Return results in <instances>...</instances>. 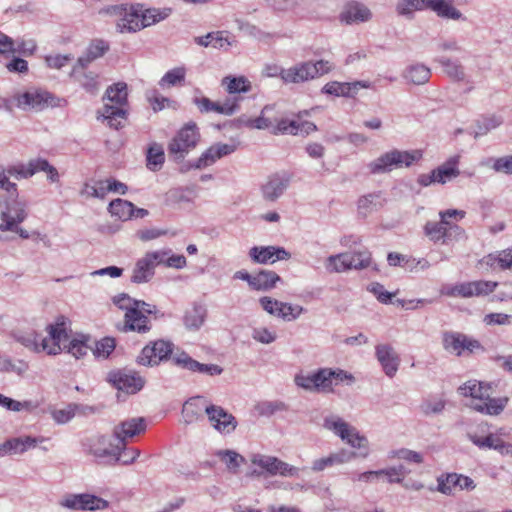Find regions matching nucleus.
<instances>
[{
  "mask_svg": "<svg viewBox=\"0 0 512 512\" xmlns=\"http://www.w3.org/2000/svg\"><path fill=\"white\" fill-rule=\"evenodd\" d=\"M251 461L254 465L261 467L271 475L294 476L298 471L296 467L290 466L288 463L273 456L255 455Z\"/></svg>",
  "mask_w": 512,
  "mask_h": 512,
  "instance_id": "nucleus-26",
  "label": "nucleus"
},
{
  "mask_svg": "<svg viewBox=\"0 0 512 512\" xmlns=\"http://www.w3.org/2000/svg\"><path fill=\"white\" fill-rule=\"evenodd\" d=\"M70 322L65 316H58L53 324L46 327L48 336L39 340L35 331L21 332L14 335L17 342L33 352H45L48 355H57L69 341Z\"/></svg>",
  "mask_w": 512,
  "mask_h": 512,
  "instance_id": "nucleus-2",
  "label": "nucleus"
},
{
  "mask_svg": "<svg viewBox=\"0 0 512 512\" xmlns=\"http://www.w3.org/2000/svg\"><path fill=\"white\" fill-rule=\"evenodd\" d=\"M376 357L380 362L385 374L393 377L399 367V357L390 345L381 344L376 346Z\"/></svg>",
  "mask_w": 512,
  "mask_h": 512,
  "instance_id": "nucleus-32",
  "label": "nucleus"
},
{
  "mask_svg": "<svg viewBox=\"0 0 512 512\" xmlns=\"http://www.w3.org/2000/svg\"><path fill=\"white\" fill-rule=\"evenodd\" d=\"M174 345L170 341L156 340L148 343L141 350L137 362L144 366H157L172 357Z\"/></svg>",
  "mask_w": 512,
  "mask_h": 512,
  "instance_id": "nucleus-12",
  "label": "nucleus"
},
{
  "mask_svg": "<svg viewBox=\"0 0 512 512\" xmlns=\"http://www.w3.org/2000/svg\"><path fill=\"white\" fill-rule=\"evenodd\" d=\"M450 230L441 219L439 222L428 221L424 226L425 235L433 242L443 240Z\"/></svg>",
  "mask_w": 512,
  "mask_h": 512,
  "instance_id": "nucleus-45",
  "label": "nucleus"
},
{
  "mask_svg": "<svg viewBox=\"0 0 512 512\" xmlns=\"http://www.w3.org/2000/svg\"><path fill=\"white\" fill-rule=\"evenodd\" d=\"M312 67L309 62H300L292 67L281 69L279 77L286 84H300L313 80Z\"/></svg>",
  "mask_w": 512,
  "mask_h": 512,
  "instance_id": "nucleus-28",
  "label": "nucleus"
},
{
  "mask_svg": "<svg viewBox=\"0 0 512 512\" xmlns=\"http://www.w3.org/2000/svg\"><path fill=\"white\" fill-rule=\"evenodd\" d=\"M163 253L148 252L140 258L133 270L131 281L137 284L149 281L154 275L156 266L161 265Z\"/></svg>",
  "mask_w": 512,
  "mask_h": 512,
  "instance_id": "nucleus-21",
  "label": "nucleus"
},
{
  "mask_svg": "<svg viewBox=\"0 0 512 512\" xmlns=\"http://www.w3.org/2000/svg\"><path fill=\"white\" fill-rule=\"evenodd\" d=\"M109 179L98 181L94 186L85 185L84 192L93 197L104 198L110 192Z\"/></svg>",
  "mask_w": 512,
  "mask_h": 512,
  "instance_id": "nucleus-55",
  "label": "nucleus"
},
{
  "mask_svg": "<svg viewBox=\"0 0 512 512\" xmlns=\"http://www.w3.org/2000/svg\"><path fill=\"white\" fill-rule=\"evenodd\" d=\"M370 17V10L360 4L350 5L340 14L341 22L346 24L364 22L369 20Z\"/></svg>",
  "mask_w": 512,
  "mask_h": 512,
  "instance_id": "nucleus-36",
  "label": "nucleus"
},
{
  "mask_svg": "<svg viewBox=\"0 0 512 512\" xmlns=\"http://www.w3.org/2000/svg\"><path fill=\"white\" fill-rule=\"evenodd\" d=\"M205 412L211 426L221 434H230L236 429V418L221 406L209 405Z\"/></svg>",
  "mask_w": 512,
  "mask_h": 512,
  "instance_id": "nucleus-20",
  "label": "nucleus"
},
{
  "mask_svg": "<svg viewBox=\"0 0 512 512\" xmlns=\"http://www.w3.org/2000/svg\"><path fill=\"white\" fill-rule=\"evenodd\" d=\"M486 325H509L512 323V316L505 313H489L483 318Z\"/></svg>",
  "mask_w": 512,
  "mask_h": 512,
  "instance_id": "nucleus-59",
  "label": "nucleus"
},
{
  "mask_svg": "<svg viewBox=\"0 0 512 512\" xmlns=\"http://www.w3.org/2000/svg\"><path fill=\"white\" fill-rule=\"evenodd\" d=\"M239 97H228L224 102H213L207 97L195 98L194 103L201 113L215 112L222 115H233L239 108Z\"/></svg>",
  "mask_w": 512,
  "mask_h": 512,
  "instance_id": "nucleus-24",
  "label": "nucleus"
},
{
  "mask_svg": "<svg viewBox=\"0 0 512 512\" xmlns=\"http://www.w3.org/2000/svg\"><path fill=\"white\" fill-rule=\"evenodd\" d=\"M109 381L119 391L135 394L140 391L145 380L136 372L116 371L109 374Z\"/></svg>",
  "mask_w": 512,
  "mask_h": 512,
  "instance_id": "nucleus-23",
  "label": "nucleus"
},
{
  "mask_svg": "<svg viewBox=\"0 0 512 512\" xmlns=\"http://www.w3.org/2000/svg\"><path fill=\"white\" fill-rule=\"evenodd\" d=\"M281 280L280 276L274 271L261 270L253 275L252 289L257 291H267L274 288Z\"/></svg>",
  "mask_w": 512,
  "mask_h": 512,
  "instance_id": "nucleus-38",
  "label": "nucleus"
},
{
  "mask_svg": "<svg viewBox=\"0 0 512 512\" xmlns=\"http://www.w3.org/2000/svg\"><path fill=\"white\" fill-rule=\"evenodd\" d=\"M422 157L423 153L421 150L401 151L394 149L370 162L368 169L371 174H383L393 169L410 167L412 164L420 161Z\"/></svg>",
  "mask_w": 512,
  "mask_h": 512,
  "instance_id": "nucleus-6",
  "label": "nucleus"
},
{
  "mask_svg": "<svg viewBox=\"0 0 512 512\" xmlns=\"http://www.w3.org/2000/svg\"><path fill=\"white\" fill-rule=\"evenodd\" d=\"M172 359L174 364L191 372H198L209 376L220 375L223 372L219 365L200 363L184 351L175 353Z\"/></svg>",
  "mask_w": 512,
  "mask_h": 512,
  "instance_id": "nucleus-25",
  "label": "nucleus"
},
{
  "mask_svg": "<svg viewBox=\"0 0 512 512\" xmlns=\"http://www.w3.org/2000/svg\"><path fill=\"white\" fill-rule=\"evenodd\" d=\"M78 81L82 85V87L89 93L94 94L98 90V75L89 72L83 73Z\"/></svg>",
  "mask_w": 512,
  "mask_h": 512,
  "instance_id": "nucleus-57",
  "label": "nucleus"
},
{
  "mask_svg": "<svg viewBox=\"0 0 512 512\" xmlns=\"http://www.w3.org/2000/svg\"><path fill=\"white\" fill-rule=\"evenodd\" d=\"M88 345L80 340H71L68 344V352L72 354L75 358L79 359L87 354Z\"/></svg>",
  "mask_w": 512,
  "mask_h": 512,
  "instance_id": "nucleus-63",
  "label": "nucleus"
},
{
  "mask_svg": "<svg viewBox=\"0 0 512 512\" xmlns=\"http://www.w3.org/2000/svg\"><path fill=\"white\" fill-rule=\"evenodd\" d=\"M387 261L390 266H401L409 269H413L417 265H420L421 268H426L429 266V263L426 259H420L416 262L415 259L396 252L389 253L387 256Z\"/></svg>",
  "mask_w": 512,
  "mask_h": 512,
  "instance_id": "nucleus-43",
  "label": "nucleus"
},
{
  "mask_svg": "<svg viewBox=\"0 0 512 512\" xmlns=\"http://www.w3.org/2000/svg\"><path fill=\"white\" fill-rule=\"evenodd\" d=\"M309 66L312 67L311 73L313 74V79L319 78L323 75L330 73L334 68L335 64L329 60H318L316 62L308 61Z\"/></svg>",
  "mask_w": 512,
  "mask_h": 512,
  "instance_id": "nucleus-54",
  "label": "nucleus"
},
{
  "mask_svg": "<svg viewBox=\"0 0 512 512\" xmlns=\"http://www.w3.org/2000/svg\"><path fill=\"white\" fill-rule=\"evenodd\" d=\"M459 163L460 156H451L430 173L419 175L417 183L423 187H427L435 183L446 184L460 175Z\"/></svg>",
  "mask_w": 512,
  "mask_h": 512,
  "instance_id": "nucleus-10",
  "label": "nucleus"
},
{
  "mask_svg": "<svg viewBox=\"0 0 512 512\" xmlns=\"http://www.w3.org/2000/svg\"><path fill=\"white\" fill-rule=\"evenodd\" d=\"M200 132L194 122L185 124L168 144V153L175 160H182L200 141Z\"/></svg>",
  "mask_w": 512,
  "mask_h": 512,
  "instance_id": "nucleus-8",
  "label": "nucleus"
},
{
  "mask_svg": "<svg viewBox=\"0 0 512 512\" xmlns=\"http://www.w3.org/2000/svg\"><path fill=\"white\" fill-rule=\"evenodd\" d=\"M393 457H397L399 459H403L405 461L416 464H420L423 462V456L420 453L409 449H399L397 451H394Z\"/></svg>",
  "mask_w": 512,
  "mask_h": 512,
  "instance_id": "nucleus-61",
  "label": "nucleus"
},
{
  "mask_svg": "<svg viewBox=\"0 0 512 512\" xmlns=\"http://www.w3.org/2000/svg\"><path fill=\"white\" fill-rule=\"evenodd\" d=\"M145 430V423L142 418L138 419H130L122 422L119 426L115 428V436L116 441L122 446H126V439L132 438L135 435L143 432Z\"/></svg>",
  "mask_w": 512,
  "mask_h": 512,
  "instance_id": "nucleus-35",
  "label": "nucleus"
},
{
  "mask_svg": "<svg viewBox=\"0 0 512 512\" xmlns=\"http://www.w3.org/2000/svg\"><path fill=\"white\" fill-rule=\"evenodd\" d=\"M473 297L486 296L493 293L498 287V282L491 280L471 281Z\"/></svg>",
  "mask_w": 512,
  "mask_h": 512,
  "instance_id": "nucleus-50",
  "label": "nucleus"
},
{
  "mask_svg": "<svg viewBox=\"0 0 512 512\" xmlns=\"http://www.w3.org/2000/svg\"><path fill=\"white\" fill-rule=\"evenodd\" d=\"M14 216H11L9 212L1 213L0 231H16L22 238H28L27 231L17 227V224L23 222L27 216L24 205L18 204L12 209Z\"/></svg>",
  "mask_w": 512,
  "mask_h": 512,
  "instance_id": "nucleus-31",
  "label": "nucleus"
},
{
  "mask_svg": "<svg viewBox=\"0 0 512 512\" xmlns=\"http://www.w3.org/2000/svg\"><path fill=\"white\" fill-rule=\"evenodd\" d=\"M111 16L119 33H134L151 26L168 16L167 11L144 8L141 3H122L101 10Z\"/></svg>",
  "mask_w": 512,
  "mask_h": 512,
  "instance_id": "nucleus-1",
  "label": "nucleus"
},
{
  "mask_svg": "<svg viewBox=\"0 0 512 512\" xmlns=\"http://www.w3.org/2000/svg\"><path fill=\"white\" fill-rule=\"evenodd\" d=\"M493 169L496 172L512 174V155L495 159Z\"/></svg>",
  "mask_w": 512,
  "mask_h": 512,
  "instance_id": "nucleus-64",
  "label": "nucleus"
},
{
  "mask_svg": "<svg viewBox=\"0 0 512 512\" xmlns=\"http://www.w3.org/2000/svg\"><path fill=\"white\" fill-rule=\"evenodd\" d=\"M354 381L352 374L342 369L322 368L311 375H296L295 383L297 386L322 393L333 392V387L346 382L351 384Z\"/></svg>",
  "mask_w": 512,
  "mask_h": 512,
  "instance_id": "nucleus-4",
  "label": "nucleus"
},
{
  "mask_svg": "<svg viewBox=\"0 0 512 512\" xmlns=\"http://www.w3.org/2000/svg\"><path fill=\"white\" fill-rule=\"evenodd\" d=\"M218 457L226 464L230 471L236 472L245 463V458L231 450H222L217 453Z\"/></svg>",
  "mask_w": 512,
  "mask_h": 512,
  "instance_id": "nucleus-48",
  "label": "nucleus"
},
{
  "mask_svg": "<svg viewBox=\"0 0 512 512\" xmlns=\"http://www.w3.org/2000/svg\"><path fill=\"white\" fill-rule=\"evenodd\" d=\"M371 263V254L368 251L341 253L327 259V270L330 272H344L350 269H364Z\"/></svg>",
  "mask_w": 512,
  "mask_h": 512,
  "instance_id": "nucleus-11",
  "label": "nucleus"
},
{
  "mask_svg": "<svg viewBox=\"0 0 512 512\" xmlns=\"http://www.w3.org/2000/svg\"><path fill=\"white\" fill-rule=\"evenodd\" d=\"M9 175L19 178H29L37 172H44L47 179L52 182L59 181V173L57 169L50 165L46 159L36 158L31 159L27 165L18 164L8 168Z\"/></svg>",
  "mask_w": 512,
  "mask_h": 512,
  "instance_id": "nucleus-13",
  "label": "nucleus"
},
{
  "mask_svg": "<svg viewBox=\"0 0 512 512\" xmlns=\"http://www.w3.org/2000/svg\"><path fill=\"white\" fill-rule=\"evenodd\" d=\"M249 256L259 264L274 263L277 260H287L291 257L284 248L276 246H254L250 249Z\"/></svg>",
  "mask_w": 512,
  "mask_h": 512,
  "instance_id": "nucleus-27",
  "label": "nucleus"
},
{
  "mask_svg": "<svg viewBox=\"0 0 512 512\" xmlns=\"http://www.w3.org/2000/svg\"><path fill=\"white\" fill-rule=\"evenodd\" d=\"M430 70L424 65H413L406 72V79L411 83L421 85L430 78Z\"/></svg>",
  "mask_w": 512,
  "mask_h": 512,
  "instance_id": "nucleus-47",
  "label": "nucleus"
},
{
  "mask_svg": "<svg viewBox=\"0 0 512 512\" xmlns=\"http://www.w3.org/2000/svg\"><path fill=\"white\" fill-rule=\"evenodd\" d=\"M151 329V323L146 314L138 307L128 309L124 315V331H133L140 334L147 333Z\"/></svg>",
  "mask_w": 512,
  "mask_h": 512,
  "instance_id": "nucleus-29",
  "label": "nucleus"
},
{
  "mask_svg": "<svg viewBox=\"0 0 512 512\" xmlns=\"http://www.w3.org/2000/svg\"><path fill=\"white\" fill-rule=\"evenodd\" d=\"M368 84L363 81L338 82L331 81L324 85L322 91L325 94L337 97H353L361 88H368Z\"/></svg>",
  "mask_w": 512,
  "mask_h": 512,
  "instance_id": "nucleus-30",
  "label": "nucleus"
},
{
  "mask_svg": "<svg viewBox=\"0 0 512 512\" xmlns=\"http://www.w3.org/2000/svg\"><path fill=\"white\" fill-rule=\"evenodd\" d=\"M108 210L117 219L127 221L133 218L135 206L127 200L118 198L110 202Z\"/></svg>",
  "mask_w": 512,
  "mask_h": 512,
  "instance_id": "nucleus-39",
  "label": "nucleus"
},
{
  "mask_svg": "<svg viewBox=\"0 0 512 512\" xmlns=\"http://www.w3.org/2000/svg\"><path fill=\"white\" fill-rule=\"evenodd\" d=\"M185 77H186V68L183 66L176 67V68H173V69L167 71L164 74V76L161 78L159 84L162 87L175 86L178 84H182L185 80Z\"/></svg>",
  "mask_w": 512,
  "mask_h": 512,
  "instance_id": "nucleus-46",
  "label": "nucleus"
},
{
  "mask_svg": "<svg viewBox=\"0 0 512 512\" xmlns=\"http://www.w3.org/2000/svg\"><path fill=\"white\" fill-rule=\"evenodd\" d=\"M379 472H381V475L388 477L389 483H402L405 476V470L403 466L382 469L379 470Z\"/></svg>",
  "mask_w": 512,
  "mask_h": 512,
  "instance_id": "nucleus-60",
  "label": "nucleus"
},
{
  "mask_svg": "<svg viewBox=\"0 0 512 512\" xmlns=\"http://www.w3.org/2000/svg\"><path fill=\"white\" fill-rule=\"evenodd\" d=\"M206 316V310L201 305H194L187 309L184 315V324L187 328L197 329L203 323Z\"/></svg>",
  "mask_w": 512,
  "mask_h": 512,
  "instance_id": "nucleus-44",
  "label": "nucleus"
},
{
  "mask_svg": "<svg viewBox=\"0 0 512 512\" xmlns=\"http://www.w3.org/2000/svg\"><path fill=\"white\" fill-rule=\"evenodd\" d=\"M476 488L474 480L466 475L458 473H443L437 477L436 488L430 487V491H437L444 495L451 496L457 491H472Z\"/></svg>",
  "mask_w": 512,
  "mask_h": 512,
  "instance_id": "nucleus-14",
  "label": "nucleus"
},
{
  "mask_svg": "<svg viewBox=\"0 0 512 512\" xmlns=\"http://www.w3.org/2000/svg\"><path fill=\"white\" fill-rule=\"evenodd\" d=\"M115 339L112 337H105L95 344L93 353L96 357L107 358L115 349Z\"/></svg>",
  "mask_w": 512,
  "mask_h": 512,
  "instance_id": "nucleus-53",
  "label": "nucleus"
},
{
  "mask_svg": "<svg viewBox=\"0 0 512 512\" xmlns=\"http://www.w3.org/2000/svg\"><path fill=\"white\" fill-rule=\"evenodd\" d=\"M62 507L71 510H104L108 501L92 494H67L59 502Z\"/></svg>",
  "mask_w": 512,
  "mask_h": 512,
  "instance_id": "nucleus-16",
  "label": "nucleus"
},
{
  "mask_svg": "<svg viewBox=\"0 0 512 512\" xmlns=\"http://www.w3.org/2000/svg\"><path fill=\"white\" fill-rule=\"evenodd\" d=\"M262 308L269 314L279 317L285 321H292L298 318L304 311L300 305H292L287 302L278 301L268 296L260 298Z\"/></svg>",
  "mask_w": 512,
  "mask_h": 512,
  "instance_id": "nucleus-19",
  "label": "nucleus"
},
{
  "mask_svg": "<svg viewBox=\"0 0 512 512\" xmlns=\"http://www.w3.org/2000/svg\"><path fill=\"white\" fill-rule=\"evenodd\" d=\"M439 62L443 66L444 72L451 79L459 81L464 78V70L460 64L453 62L447 58H442L439 60Z\"/></svg>",
  "mask_w": 512,
  "mask_h": 512,
  "instance_id": "nucleus-52",
  "label": "nucleus"
},
{
  "mask_svg": "<svg viewBox=\"0 0 512 512\" xmlns=\"http://www.w3.org/2000/svg\"><path fill=\"white\" fill-rule=\"evenodd\" d=\"M424 9H431L439 16L450 19H458L461 16L460 12L452 6V2H401L397 6L398 13L404 16Z\"/></svg>",
  "mask_w": 512,
  "mask_h": 512,
  "instance_id": "nucleus-15",
  "label": "nucleus"
},
{
  "mask_svg": "<svg viewBox=\"0 0 512 512\" xmlns=\"http://www.w3.org/2000/svg\"><path fill=\"white\" fill-rule=\"evenodd\" d=\"M307 111L299 112L294 119H281L273 128V134L309 135L317 130L313 122L303 119Z\"/></svg>",
  "mask_w": 512,
  "mask_h": 512,
  "instance_id": "nucleus-18",
  "label": "nucleus"
},
{
  "mask_svg": "<svg viewBox=\"0 0 512 512\" xmlns=\"http://www.w3.org/2000/svg\"><path fill=\"white\" fill-rule=\"evenodd\" d=\"M97 443L103 447H96V445L92 447V451L95 456H114L118 462H121L125 465L133 463L140 454L139 450L137 449H131L126 452L125 446H122V444H119V442H117L115 446L108 448L107 440L104 437L99 438Z\"/></svg>",
  "mask_w": 512,
  "mask_h": 512,
  "instance_id": "nucleus-22",
  "label": "nucleus"
},
{
  "mask_svg": "<svg viewBox=\"0 0 512 512\" xmlns=\"http://www.w3.org/2000/svg\"><path fill=\"white\" fill-rule=\"evenodd\" d=\"M8 102L7 107L9 109L14 103L22 110L41 111L48 107L58 106L60 100L47 90L33 87L16 93Z\"/></svg>",
  "mask_w": 512,
  "mask_h": 512,
  "instance_id": "nucleus-7",
  "label": "nucleus"
},
{
  "mask_svg": "<svg viewBox=\"0 0 512 512\" xmlns=\"http://www.w3.org/2000/svg\"><path fill=\"white\" fill-rule=\"evenodd\" d=\"M165 162L164 148L161 144L153 142L146 152V166L151 171H159Z\"/></svg>",
  "mask_w": 512,
  "mask_h": 512,
  "instance_id": "nucleus-40",
  "label": "nucleus"
},
{
  "mask_svg": "<svg viewBox=\"0 0 512 512\" xmlns=\"http://www.w3.org/2000/svg\"><path fill=\"white\" fill-rule=\"evenodd\" d=\"M442 345L446 352L458 357L484 351L479 340L456 331L443 332Z\"/></svg>",
  "mask_w": 512,
  "mask_h": 512,
  "instance_id": "nucleus-9",
  "label": "nucleus"
},
{
  "mask_svg": "<svg viewBox=\"0 0 512 512\" xmlns=\"http://www.w3.org/2000/svg\"><path fill=\"white\" fill-rule=\"evenodd\" d=\"M234 151V147L228 144H215L209 147L196 161L195 168L201 169L212 165L218 159Z\"/></svg>",
  "mask_w": 512,
  "mask_h": 512,
  "instance_id": "nucleus-34",
  "label": "nucleus"
},
{
  "mask_svg": "<svg viewBox=\"0 0 512 512\" xmlns=\"http://www.w3.org/2000/svg\"><path fill=\"white\" fill-rule=\"evenodd\" d=\"M354 456H355L354 453L349 454V453L345 452L344 450H342L338 453L330 454L327 457L315 460L313 462L312 469L314 471H322L326 467H330V466H333L336 464H342V463L348 462Z\"/></svg>",
  "mask_w": 512,
  "mask_h": 512,
  "instance_id": "nucleus-42",
  "label": "nucleus"
},
{
  "mask_svg": "<svg viewBox=\"0 0 512 512\" xmlns=\"http://www.w3.org/2000/svg\"><path fill=\"white\" fill-rule=\"evenodd\" d=\"M221 84L226 88V91L230 95L229 97H237L236 94L246 93L251 90V83L244 76H226L222 79ZM238 97L240 100L242 99L240 96Z\"/></svg>",
  "mask_w": 512,
  "mask_h": 512,
  "instance_id": "nucleus-37",
  "label": "nucleus"
},
{
  "mask_svg": "<svg viewBox=\"0 0 512 512\" xmlns=\"http://www.w3.org/2000/svg\"><path fill=\"white\" fill-rule=\"evenodd\" d=\"M325 427L334 431L342 440L354 448H367V439L359 435L358 431L340 418L325 420Z\"/></svg>",
  "mask_w": 512,
  "mask_h": 512,
  "instance_id": "nucleus-17",
  "label": "nucleus"
},
{
  "mask_svg": "<svg viewBox=\"0 0 512 512\" xmlns=\"http://www.w3.org/2000/svg\"><path fill=\"white\" fill-rule=\"evenodd\" d=\"M442 294L450 297H473L471 281L445 287L442 289Z\"/></svg>",
  "mask_w": 512,
  "mask_h": 512,
  "instance_id": "nucleus-49",
  "label": "nucleus"
},
{
  "mask_svg": "<svg viewBox=\"0 0 512 512\" xmlns=\"http://www.w3.org/2000/svg\"><path fill=\"white\" fill-rule=\"evenodd\" d=\"M109 49V45L104 40L93 41L88 48V57L95 59L103 56Z\"/></svg>",
  "mask_w": 512,
  "mask_h": 512,
  "instance_id": "nucleus-62",
  "label": "nucleus"
},
{
  "mask_svg": "<svg viewBox=\"0 0 512 512\" xmlns=\"http://www.w3.org/2000/svg\"><path fill=\"white\" fill-rule=\"evenodd\" d=\"M127 85L119 82L106 90V98L111 104L105 103L102 109V117L108 121V125L114 129L123 127L126 120Z\"/></svg>",
  "mask_w": 512,
  "mask_h": 512,
  "instance_id": "nucleus-5",
  "label": "nucleus"
},
{
  "mask_svg": "<svg viewBox=\"0 0 512 512\" xmlns=\"http://www.w3.org/2000/svg\"><path fill=\"white\" fill-rule=\"evenodd\" d=\"M440 219L450 228L459 229L458 226H453L451 220H461L465 217V211L457 209H448L439 212Z\"/></svg>",
  "mask_w": 512,
  "mask_h": 512,
  "instance_id": "nucleus-56",
  "label": "nucleus"
},
{
  "mask_svg": "<svg viewBox=\"0 0 512 512\" xmlns=\"http://www.w3.org/2000/svg\"><path fill=\"white\" fill-rule=\"evenodd\" d=\"M491 392V384L477 380H468L458 388L459 395L470 398V408L482 414L498 415L508 399L491 397Z\"/></svg>",
  "mask_w": 512,
  "mask_h": 512,
  "instance_id": "nucleus-3",
  "label": "nucleus"
},
{
  "mask_svg": "<svg viewBox=\"0 0 512 512\" xmlns=\"http://www.w3.org/2000/svg\"><path fill=\"white\" fill-rule=\"evenodd\" d=\"M75 416V406L68 405L62 409L52 411V417L58 424H65Z\"/></svg>",
  "mask_w": 512,
  "mask_h": 512,
  "instance_id": "nucleus-58",
  "label": "nucleus"
},
{
  "mask_svg": "<svg viewBox=\"0 0 512 512\" xmlns=\"http://www.w3.org/2000/svg\"><path fill=\"white\" fill-rule=\"evenodd\" d=\"M45 438H35L31 436L12 438L0 444V457L12 453H24L31 447H35L41 443Z\"/></svg>",
  "mask_w": 512,
  "mask_h": 512,
  "instance_id": "nucleus-33",
  "label": "nucleus"
},
{
  "mask_svg": "<svg viewBox=\"0 0 512 512\" xmlns=\"http://www.w3.org/2000/svg\"><path fill=\"white\" fill-rule=\"evenodd\" d=\"M288 182V178H283L278 175L271 177L262 188L264 198L269 201L276 200L283 193Z\"/></svg>",
  "mask_w": 512,
  "mask_h": 512,
  "instance_id": "nucleus-41",
  "label": "nucleus"
},
{
  "mask_svg": "<svg viewBox=\"0 0 512 512\" xmlns=\"http://www.w3.org/2000/svg\"><path fill=\"white\" fill-rule=\"evenodd\" d=\"M155 253H163V258L161 260V264L166 267L182 269L186 266L187 260L183 255H173L171 254V250H158Z\"/></svg>",
  "mask_w": 512,
  "mask_h": 512,
  "instance_id": "nucleus-51",
  "label": "nucleus"
}]
</instances>
